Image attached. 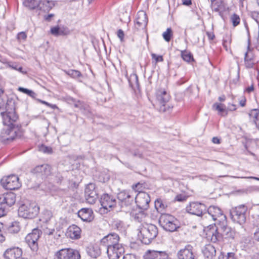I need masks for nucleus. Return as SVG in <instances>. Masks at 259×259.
Segmentation results:
<instances>
[{
  "label": "nucleus",
  "mask_w": 259,
  "mask_h": 259,
  "mask_svg": "<svg viewBox=\"0 0 259 259\" xmlns=\"http://www.w3.org/2000/svg\"><path fill=\"white\" fill-rule=\"evenodd\" d=\"M40 220L46 224H52L53 225L55 224V221L53 218V213L50 210H45L43 212Z\"/></svg>",
  "instance_id": "obj_30"
},
{
  "label": "nucleus",
  "mask_w": 259,
  "mask_h": 259,
  "mask_svg": "<svg viewBox=\"0 0 259 259\" xmlns=\"http://www.w3.org/2000/svg\"><path fill=\"white\" fill-rule=\"evenodd\" d=\"M138 237L142 243L145 244H150L158 234L157 227L151 224H142L138 229Z\"/></svg>",
  "instance_id": "obj_3"
},
{
  "label": "nucleus",
  "mask_w": 259,
  "mask_h": 259,
  "mask_svg": "<svg viewBox=\"0 0 259 259\" xmlns=\"http://www.w3.org/2000/svg\"><path fill=\"white\" fill-rule=\"evenodd\" d=\"M246 98L244 96H242L239 100V104L241 107H244L246 105Z\"/></svg>",
  "instance_id": "obj_54"
},
{
  "label": "nucleus",
  "mask_w": 259,
  "mask_h": 259,
  "mask_svg": "<svg viewBox=\"0 0 259 259\" xmlns=\"http://www.w3.org/2000/svg\"><path fill=\"white\" fill-rule=\"evenodd\" d=\"M88 253L93 258H96L101 254V250L98 246H92L88 248Z\"/></svg>",
  "instance_id": "obj_34"
},
{
  "label": "nucleus",
  "mask_w": 259,
  "mask_h": 259,
  "mask_svg": "<svg viewBox=\"0 0 259 259\" xmlns=\"http://www.w3.org/2000/svg\"><path fill=\"white\" fill-rule=\"evenodd\" d=\"M186 211L192 214L204 217V213L206 211V206L201 203L192 202L186 207Z\"/></svg>",
  "instance_id": "obj_11"
},
{
  "label": "nucleus",
  "mask_w": 259,
  "mask_h": 259,
  "mask_svg": "<svg viewBox=\"0 0 259 259\" xmlns=\"http://www.w3.org/2000/svg\"><path fill=\"white\" fill-rule=\"evenodd\" d=\"M39 151L48 154L52 153V149L51 147L46 146L43 145L39 147Z\"/></svg>",
  "instance_id": "obj_46"
},
{
  "label": "nucleus",
  "mask_w": 259,
  "mask_h": 259,
  "mask_svg": "<svg viewBox=\"0 0 259 259\" xmlns=\"http://www.w3.org/2000/svg\"><path fill=\"white\" fill-rule=\"evenodd\" d=\"M145 217V213L143 211H140L139 213H135L134 215V219L138 222L142 221L143 219Z\"/></svg>",
  "instance_id": "obj_42"
},
{
  "label": "nucleus",
  "mask_w": 259,
  "mask_h": 259,
  "mask_svg": "<svg viewBox=\"0 0 259 259\" xmlns=\"http://www.w3.org/2000/svg\"><path fill=\"white\" fill-rule=\"evenodd\" d=\"M148 23V18L146 13L143 11H139L137 15L135 21V28L138 30L140 29H144Z\"/></svg>",
  "instance_id": "obj_20"
},
{
  "label": "nucleus",
  "mask_w": 259,
  "mask_h": 259,
  "mask_svg": "<svg viewBox=\"0 0 259 259\" xmlns=\"http://www.w3.org/2000/svg\"><path fill=\"white\" fill-rule=\"evenodd\" d=\"M15 202L16 195L14 193H7L0 196V208L4 209V215L6 206L10 207L14 205Z\"/></svg>",
  "instance_id": "obj_17"
},
{
  "label": "nucleus",
  "mask_w": 259,
  "mask_h": 259,
  "mask_svg": "<svg viewBox=\"0 0 259 259\" xmlns=\"http://www.w3.org/2000/svg\"><path fill=\"white\" fill-rule=\"evenodd\" d=\"M124 251L122 244L119 243L117 241L115 244L107 249V253L108 255L110 256H115L118 257V254H121Z\"/></svg>",
  "instance_id": "obj_25"
},
{
  "label": "nucleus",
  "mask_w": 259,
  "mask_h": 259,
  "mask_svg": "<svg viewBox=\"0 0 259 259\" xmlns=\"http://www.w3.org/2000/svg\"><path fill=\"white\" fill-rule=\"evenodd\" d=\"M39 2L40 0H25L24 4L29 9L37 11Z\"/></svg>",
  "instance_id": "obj_33"
},
{
  "label": "nucleus",
  "mask_w": 259,
  "mask_h": 259,
  "mask_svg": "<svg viewBox=\"0 0 259 259\" xmlns=\"http://www.w3.org/2000/svg\"><path fill=\"white\" fill-rule=\"evenodd\" d=\"M22 254L21 248L18 247H13L8 248L4 252V257L5 259H17Z\"/></svg>",
  "instance_id": "obj_23"
},
{
  "label": "nucleus",
  "mask_w": 259,
  "mask_h": 259,
  "mask_svg": "<svg viewBox=\"0 0 259 259\" xmlns=\"http://www.w3.org/2000/svg\"><path fill=\"white\" fill-rule=\"evenodd\" d=\"M253 113V121L257 127H259V110L257 109L252 110Z\"/></svg>",
  "instance_id": "obj_43"
},
{
  "label": "nucleus",
  "mask_w": 259,
  "mask_h": 259,
  "mask_svg": "<svg viewBox=\"0 0 259 259\" xmlns=\"http://www.w3.org/2000/svg\"><path fill=\"white\" fill-rule=\"evenodd\" d=\"M168 257L166 252L154 250H147L144 255V259H168Z\"/></svg>",
  "instance_id": "obj_21"
},
{
  "label": "nucleus",
  "mask_w": 259,
  "mask_h": 259,
  "mask_svg": "<svg viewBox=\"0 0 259 259\" xmlns=\"http://www.w3.org/2000/svg\"><path fill=\"white\" fill-rule=\"evenodd\" d=\"M1 183L6 189L10 190L18 189L21 186L18 177L15 175L4 177L2 179Z\"/></svg>",
  "instance_id": "obj_9"
},
{
  "label": "nucleus",
  "mask_w": 259,
  "mask_h": 259,
  "mask_svg": "<svg viewBox=\"0 0 259 259\" xmlns=\"http://www.w3.org/2000/svg\"><path fill=\"white\" fill-rule=\"evenodd\" d=\"M231 42V38L230 36H227L225 38L223 39V45L224 47L225 48L226 51L228 50V49L230 48V45Z\"/></svg>",
  "instance_id": "obj_45"
},
{
  "label": "nucleus",
  "mask_w": 259,
  "mask_h": 259,
  "mask_svg": "<svg viewBox=\"0 0 259 259\" xmlns=\"http://www.w3.org/2000/svg\"><path fill=\"white\" fill-rule=\"evenodd\" d=\"M216 229L211 233L210 240L212 242L216 243L222 240L223 238H233L234 232L232 228L227 225V220L220 223H215Z\"/></svg>",
  "instance_id": "obj_2"
},
{
  "label": "nucleus",
  "mask_w": 259,
  "mask_h": 259,
  "mask_svg": "<svg viewBox=\"0 0 259 259\" xmlns=\"http://www.w3.org/2000/svg\"><path fill=\"white\" fill-rule=\"evenodd\" d=\"M78 216L84 222H90L94 218L93 210L90 208H83L78 211Z\"/></svg>",
  "instance_id": "obj_24"
},
{
  "label": "nucleus",
  "mask_w": 259,
  "mask_h": 259,
  "mask_svg": "<svg viewBox=\"0 0 259 259\" xmlns=\"http://www.w3.org/2000/svg\"><path fill=\"white\" fill-rule=\"evenodd\" d=\"M178 256L179 259H194L195 255L193 247L190 245H187L178 252Z\"/></svg>",
  "instance_id": "obj_22"
},
{
  "label": "nucleus",
  "mask_w": 259,
  "mask_h": 259,
  "mask_svg": "<svg viewBox=\"0 0 259 259\" xmlns=\"http://www.w3.org/2000/svg\"><path fill=\"white\" fill-rule=\"evenodd\" d=\"M202 252L205 257L212 258L215 256L216 250L213 245L209 244L205 245L202 250Z\"/></svg>",
  "instance_id": "obj_29"
},
{
  "label": "nucleus",
  "mask_w": 259,
  "mask_h": 259,
  "mask_svg": "<svg viewBox=\"0 0 259 259\" xmlns=\"http://www.w3.org/2000/svg\"><path fill=\"white\" fill-rule=\"evenodd\" d=\"M212 142L214 143V144H220L221 143V140L220 139H219L218 137H213L212 138Z\"/></svg>",
  "instance_id": "obj_62"
},
{
  "label": "nucleus",
  "mask_w": 259,
  "mask_h": 259,
  "mask_svg": "<svg viewBox=\"0 0 259 259\" xmlns=\"http://www.w3.org/2000/svg\"><path fill=\"white\" fill-rule=\"evenodd\" d=\"M37 101H39V102L41 103L42 104L47 105L48 107H51L53 109L57 108V106L56 105H51V104H50L46 101H42L39 99H38Z\"/></svg>",
  "instance_id": "obj_56"
},
{
  "label": "nucleus",
  "mask_w": 259,
  "mask_h": 259,
  "mask_svg": "<svg viewBox=\"0 0 259 259\" xmlns=\"http://www.w3.org/2000/svg\"><path fill=\"white\" fill-rule=\"evenodd\" d=\"M27 38V34L25 32H19L17 36V38L18 40L20 42L24 41L26 40Z\"/></svg>",
  "instance_id": "obj_47"
},
{
  "label": "nucleus",
  "mask_w": 259,
  "mask_h": 259,
  "mask_svg": "<svg viewBox=\"0 0 259 259\" xmlns=\"http://www.w3.org/2000/svg\"><path fill=\"white\" fill-rule=\"evenodd\" d=\"M32 172L36 175V177L45 179L51 175V167L47 164L38 165L33 169Z\"/></svg>",
  "instance_id": "obj_18"
},
{
  "label": "nucleus",
  "mask_w": 259,
  "mask_h": 259,
  "mask_svg": "<svg viewBox=\"0 0 259 259\" xmlns=\"http://www.w3.org/2000/svg\"><path fill=\"white\" fill-rule=\"evenodd\" d=\"M247 209V206L244 204L232 208L230 210V216L232 220L240 225L245 223Z\"/></svg>",
  "instance_id": "obj_7"
},
{
  "label": "nucleus",
  "mask_w": 259,
  "mask_h": 259,
  "mask_svg": "<svg viewBox=\"0 0 259 259\" xmlns=\"http://www.w3.org/2000/svg\"><path fill=\"white\" fill-rule=\"evenodd\" d=\"M69 29L66 27H60L58 26L53 27L51 29V33L55 36L66 35L69 33Z\"/></svg>",
  "instance_id": "obj_28"
},
{
  "label": "nucleus",
  "mask_w": 259,
  "mask_h": 259,
  "mask_svg": "<svg viewBox=\"0 0 259 259\" xmlns=\"http://www.w3.org/2000/svg\"><path fill=\"white\" fill-rule=\"evenodd\" d=\"M181 56L183 59L187 62H191V61H194L192 54L187 51H182Z\"/></svg>",
  "instance_id": "obj_37"
},
{
  "label": "nucleus",
  "mask_w": 259,
  "mask_h": 259,
  "mask_svg": "<svg viewBox=\"0 0 259 259\" xmlns=\"http://www.w3.org/2000/svg\"><path fill=\"white\" fill-rule=\"evenodd\" d=\"M151 56H152V59H154L155 60L156 62H162L163 61V57L161 55L157 56L155 54H152Z\"/></svg>",
  "instance_id": "obj_50"
},
{
  "label": "nucleus",
  "mask_w": 259,
  "mask_h": 259,
  "mask_svg": "<svg viewBox=\"0 0 259 259\" xmlns=\"http://www.w3.org/2000/svg\"><path fill=\"white\" fill-rule=\"evenodd\" d=\"M227 259H237L235 256V253L233 252L227 253Z\"/></svg>",
  "instance_id": "obj_60"
},
{
  "label": "nucleus",
  "mask_w": 259,
  "mask_h": 259,
  "mask_svg": "<svg viewBox=\"0 0 259 259\" xmlns=\"http://www.w3.org/2000/svg\"><path fill=\"white\" fill-rule=\"evenodd\" d=\"M54 6V3L53 1L48 0H40L37 11L48 12Z\"/></svg>",
  "instance_id": "obj_27"
},
{
  "label": "nucleus",
  "mask_w": 259,
  "mask_h": 259,
  "mask_svg": "<svg viewBox=\"0 0 259 259\" xmlns=\"http://www.w3.org/2000/svg\"><path fill=\"white\" fill-rule=\"evenodd\" d=\"M39 207L35 202L26 203L18 209L19 217L28 219L35 218L38 214Z\"/></svg>",
  "instance_id": "obj_5"
},
{
  "label": "nucleus",
  "mask_w": 259,
  "mask_h": 259,
  "mask_svg": "<svg viewBox=\"0 0 259 259\" xmlns=\"http://www.w3.org/2000/svg\"><path fill=\"white\" fill-rule=\"evenodd\" d=\"M100 202L102 207L110 211L111 209L116 206V200L115 197L108 194H104L100 198Z\"/></svg>",
  "instance_id": "obj_15"
},
{
  "label": "nucleus",
  "mask_w": 259,
  "mask_h": 259,
  "mask_svg": "<svg viewBox=\"0 0 259 259\" xmlns=\"http://www.w3.org/2000/svg\"><path fill=\"white\" fill-rule=\"evenodd\" d=\"M219 259H227V254H225L224 253H221L219 256Z\"/></svg>",
  "instance_id": "obj_64"
},
{
  "label": "nucleus",
  "mask_w": 259,
  "mask_h": 259,
  "mask_svg": "<svg viewBox=\"0 0 259 259\" xmlns=\"http://www.w3.org/2000/svg\"><path fill=\"white\" fill-rule=\"evenodd\" d=\"M135 200L137 206L140 209L145 210L149 208L150 197L148 193L139 191L136 196L135 197Z\"/></svg>",
  "instance_id": "obj_13"
},
{
  "label": "nucleus",
  "mask_w": 259,
  "mask_h": 259,
  "mask_svg": "<svg viewBox=\"0 0 259 259\" xmlns=\"http://www.w3.org/2000/svg\"><path fill=\"white\" fill-rule=\"evenodd\" d=\"M57 259H80L79 252L72 248L61 249L56 253Z\"/></svg>",
  "instance_id": "obj_12"
},
{
  "label": "nucleus",
  "mask_w": 259,
  "mask_h": 259,
  "mask_svg": "<svg viewBox=\"0 0 259 259\" xmlns=\"http://www.w3.org/2000/svg\"><path fill=\"white\" fill-rule=\"evenodd\" d=\"M10 66L13 69L17 70L23 74H25L27 73L26 71H24L23 70V67L22 66L19 65L18 64H17L16 63L12 64V65H10Z\"/></svg>",
  "instance_id": "obj_44"
},
{
  "label": "nucleus",
  "mask_w": 259,
  "mask_h": 259,
  "mask_svg": "<svg viewBox=\"0 0 259 259\" xmlns=\"http://www.w3.org/2000/svg\"><path fill=\"white\" fill-rule=\"evenodd\" d=\"M211 1V8L212 11L216 12H220L221 4L220 2L217 0H210Z\"/></svg>",
  "instance_id": "obj_38"
},
{
  "label": "nucleus",
  "mask_w": 259,
  "mask_h": 259,
  "mask_svg": "<svg viewBox=\"0 0 259 259\" xmlns=\"http://www.w3.org/2000/svg\"><path fill=\"white\" fill-rule=\"evenodd\" d=\"M172 35V31L170 28H167L166 30L162 34V36L164 39L167 42H169L170 41Z\"/></svg>",
  "instance_id": "obj_39"
},
{
  "label": "nucleus",
  "mask_w": 259,
  "mask_h": 259,
  "mask_svg": "<svg viewBox=\"0 0 259 259\" xmlns=\"http://www.w3.org/2000/svg\"><path fill=\"white\" fill-rule=\"evenodd\" d=\"M123 259H137V257L134 254L127 253L123 256Z\"/></svg>",
  "instance_id": "obj_51"
},
{
  "label": "nucleus",
  "mask_w": 259,
  "mask_h": 259,
  "mask_svg": "<svg viewBox=\"0 0 259 259\" xmlns=\"http://www.w3.org/2000/svg\"><path fill=\"white\" fill-rule=\"evenodd\" d=\"M41 231L38 229H34L32 232L29 233L25 237V241L34 252L38 250L37 241L40 237Z\"/></svg>",
  "instance_id": "obj_10"
},
{
  "label": "nucleus",
  "mask_w": 259,
  "mask_h": 259,
  "mask_svg": "<svg viewBox=\"0 0 259 259\" xmlns=\"http://www.w3.org/2000/svg\"><path fill=\"white\" fill-rule=\"evenodd\" d=\"M63 179V177L60 174H58L56 176V181L57 183H61Z\"/></svg>",
  "instance_id": "obj_61"
},
{
  "label": "nucleus",
  "mask_w": 259,
  "mask_h": 259,
  "mask_svg": "<svg viewBox=\"0 0 259 259\" xmlns=\"http://www.w3.org/2000/svg\"><path fill=\"white\" fill-rule=\"evenodd\" d=\"M168 206V204L161 199H157L155 201V207L160 213H164L163 212Z\"/></svg>",
  "instance_id": "obj_32"
},
{
  "label": "nucleus",
  "mask_w": 259,
  "mask_h": 259,
  "mask_svg": "<svg viewBox=\"0 0 259 259\" xmlns=\"http://www.w3.org/2000/svg\"><path fill=\"white\" fill-rule=\"evenodd\" d=\"M51 225H52V224H49L48 225V226L47 227V230H46V233L47 234H48V235H52L53 234V233L55 231V229L54 228H52L51 227Z\"/></svg>",
  "instance_id": "obj_49"
},
{
  "label": "nucleus",
  "mask_w": 259,
  "mask_h": 259,
  "mask_svg": "<svg viewBox=\"0 0 259 259\" xmlns=\"http://www.w3.org/2000/svg\"><path fill=\"white\" fill-rule=\"evenodd\" d=\"M156 106L160 112H164L169 111L171 107L168 103L170 100V95L164 90H159L156 92Z\"/></svg>",
  "instance_id": "obj_6"
},
{
  "label": "nucleus",
  "mask_w": 259,
  "mask_h": 259,
  "mask_svg": "<svg viewBox=\"0 0 259 259\" xmlns=\"http://www.w3.org/2000/svg\"><path fill=\"white\" fill-rule=\"evenodd\" d=\"M206 34L209 39L213 40L214 39L215 36L213 33L207 32Z\"/></svg>",
  "instance_id": "obj_63"
},
{
  "label": "nucleus",
  "mask_w": 259,
  "mask_h": 259,
  "mask_svg": "<svg viewBox=\"0 0 259 259\" xmlns=\"http://www.w3.org/2000/svg\"><path fill=\"white\" fill-rule=\"evenodd\" d=\"M251 17L259 24V12H253L251 13Z\"/></svg>",
  "instance_id": "obj_48"
},
{
  "label": "nucleus",
  "mask_w": 259,
  "mask_h": 259,
  "mask_svg": "<svg viewBox=\"0 0 259 259\" xmlns=\"http://www.w3.org/2000/svg\"><path fill=\"white\" fill-rule=\"evenodd\" d=\"M161 227L166 231H177L180 228L178 220L173 215L168 213H162L159 218Z\"/></svg>",
  "instance_id": "obj_4"
},
{
  "label": "nucleus",
  "mask_w": 259,
  "mask_h": 259,
  "mask_svg": "<svg viewBox=\"0 0 259 259\" xmlns=\"http://www.w3.org/2000/svg\"><path fill=\"white\" fill-rule=\"evenodd\" d=\"M66 73L71 77L77 78L82 76V74L80 71L76 70H69Z\"/></svg>",
  "instance_id": "obj_41"
},
{
  "label": "nucleus",
  "mask_w": 259,
  "mask_h": 259,
  "mask_svg": "<svg viewBox=\"0 0 259 259\" xmlns=\"http://www.w3.org/2000/svg\"><path fill=\"white\" fill-rule=\"evenodd\" d=\"M11 98H8L7 96L4 93V89L2 85V81L0 80V110H4L6 107V103L8 100Z\"/></svg>",
  "instance_id": "obj_31"
},
{
  "label": "nucleus",
  "mask_w": 259,
  "mask_h": 259,
  "mask_svg": "<svg viewBox=\"0 0 259 259\" xmlns=\"http://www.w3.org/2000/svg\"><path fill=\"white\" fill-rule=\"evenodd\" d=\"M230 20L233 26L236 27L239 24L240 18L236 14H233L230 17Z\"/></svg>",
  "instance_id": "obj_40"
},
{
  "label": "nucleus",
  "mask_w": 259,
  "mask_h": 259,
  "mask_svg": "<svg viewBox=\"0 0 259 259\" xmlns=\"http://www.w3.org/2000/svg\"><path fill=\"white\" fill-rule=\"evenodd\" d=\"M84 197L88 203L91 204L95 203L98 198V194L94 184L90 183L86 186Z\"/></svg>",
  "instance_id": "obj_16"
},
{
  "label": "nucleus",
  "mask_w": 259,
  "mask_h": 259,
  "mask_svg": "<svg viewBox=\"0 0 259 259\" xmlns=\"http://www.w3.org/2000/svg\"><path fill=\"white\" fill-rule=\"evenodd\" d=\"M117 36L121 41H122L124 38V32L121 29H119L117 31Z\"/></svg>",
  "instance_id": "obj_55"
},
{
  "label": "nucleus",
  "mask_w": 259,
  "mask_h": 259,
  "mask_svg": "<svg viewBox=\"0 0 259 259\" xmlns=\"http://www.w3.org/2000/svg\"><path fill=\"white\" fill-rule=\"evenodd\" d=\"M81 229L75 225H72L67 229L66 234L72 239H77L80 237Z\"/></svg>",
  "instance_id": "obj_26"
},
{
  "label": "nucleus",
  "mask_w": 259,
  "mask_h": 259,
  "mask_svg": "<svg viewBox=\"0 0 259 259\" xmlns=\"http://www.w3.org/2000/svg\"><path fill=\"white\" fill-rule=\"evenodd\" d=\"M54 17V14H50L48 15H45L44 16V19L48 22H50L52 20V19Z\"/></svg>",
  "instance_id": "obj_57"
},
{
  "label": "nucleus",
  "mask_w": 259,
  "mask_h": 259,
  "mask_svg": "<svg viewBox=\"0 0 259 259\" xmlns=\"http://www.w3.org/2000/svg\"><path fill=\"white\" fill-rule=\"evenodd\" d=\"M253 239L254 240L259 242V228L255 229L253 234Z\"/></svg>",
  "instance_id": "obj_52"
},
{
  "label": "nucleus",
  "mask_w": 259,
  "mask_h": 259,
  "mask_svg": "<svg viewBox=\"0 0 259 259\" xmlns=\"http://www.w3.org/2000/svg\"><path fill=\"white\" fill-rule=\"evenodd\" d=\"M21 229L20 223L18 222H13L8 228V231L11 234H17Z\"/></svg>",
  "instance_id": "obj_35"
},
{
  "label": "nucleus",
  "mask_w": 259,
  "mask_h": 259,
  "mask_svg": "<svg viewBox=\"0 0 259 259\" xmlns=\"http://www.w3.org/2000/svg\"><path fill=\"white\" fill-rule=\"evenodd\" d=\"M212 108L219 112V113L223 115V113L226 112V115H227L228 112L226 109V106L221 103H214L212 106Z\"/></svg>",
  "instance_id": "obj_36"
},
{
  "label": "nucleus",
  "mask_w": 259,
  "mask_h": 259,
  "mask_svg": "<svg viewBox=\"0 0 259 259\" xmlns=\"http://www.w3.org/2000/svg\"><path fill=\"white\" fill-rule=\"evenodd\" d=\"M5 109L7 111L5 122H8V124L10 127V129L6 132L9 137L6 138L5 139L8 141H12L15 138H20L22 132L20 127L16 123L18 116L15 110V101L13 99L8 100Z\"/></svg>",
  "instance_id": "obj_1"
},
{
  "label": "nucleus",
  "mask_w": 259,
  "mask_h": 259,
  "mask_svg": "<svg viewBox=\"0 0 259 259\" xmlns=\"http://www.w3.org/2000/svg\"><path fill=\"white\" fill-rule=\"evenodd\" d=\"M119 241L118 234L113 233H110L104 237L100 241V245L106 247V250Z\"/></svg>",
  "instance_id": "obj_19"
},
{
  "label": "nucleus",
  "mask_w": 259,
  "mask_h": 259,
  "mask_svg": "<svg viewBox=\"0 0 259 259\" xmlns=\"http://www.w3.org/2000/svg\"><path fill=\"white\" fill-rule=\"evenodd\" d=\"M120 205L121 207L131 206L134 202L135 197L133 193L128 191H122L118 193L117 195Z\"/></svg>",
  "instance_id": "obj_14"
},
{
  "label": "nucleus",
  "mask_w": 259,
  "mask_h": 259,
  "mask_svg": "<svg viewBox=\"0 0 259 259\" xmlns=\"http://www.w3.org/2000/svg\"><path fill=\"white\" fill-rule=\"evenodd\" d=\"M247 191L251 192L253 191H259V187L257 186H251L248 188Z\"/></svg>",
  "instance_id": "obj_59"
},
{
  "label": "nucleus",
  "mask_w": 259,
  "mask_h": 259,
  "mask_svg": "<svg viewBox=\"0 0 259 259\" xmlns=\"http://www.w3.org/2000/svg\"><path fill=\"white\" fill-rule=\"evenodd\" d=\"M26 94L33 99L35 98L37 96L35 93H34L33 91L30 90H28Z\"/></svg>",
  "instance_id": "obj_58"
},
{
  "label": "nucleus",
  "mask_w": 259,
  "mask_h": 259,
  "mask_svg": "<svg viewBox=\"0 0 259 259\" xmlns=\"http://www.w3.org/2000/svg\"><path fill=\"white\" fill-rule=\"evenodd\" d=\"M204 218L211 219L215 221V223H220L226 219V215L223 213L222 210L218 206H210L204 213Z\"/></svg>",
  "instance_id": "obj_8"
},
{
  "label": "nucleus",
  "mask_w": 259,
  "mask_h": 259,
  "mask_svg": "<svg viewBox=\"0 0 259 259\" xmlns=\"http://www.w3.org/2000/svg\"><path fill=\"white\" fill-rule=\"evenodd\" d=\"M244 62H245V65L246 67L247 68H253L255 64L252 61H246V60H244Z\"/></svg>",
  "instance_id": "obj_53"
}]
</instances>
